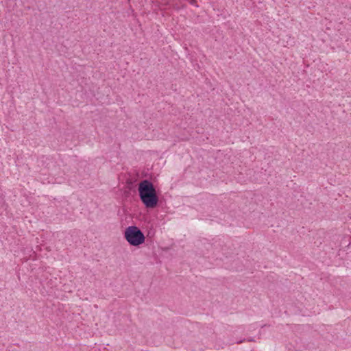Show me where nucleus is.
<instances>
[{"label": "nucleus", "instance_id": "obj_1", "mask_svg": "<svg viewBox=\"0 0 351 351\" xmlns=\"http://www.w3.org/2000/svg\"><path fill=\"white\" fill-rule=\"evenodd\" d=\"M140 199L147 208H154L157 206L158 199L154 184L145 180L138 184V187Z\"/></svg>", "mask_w": 351, "mask_h": 351}, {"label": "nucleus", "instance_id": "obj_2", "mask_svg": "<svg viewBox=\"0 0 351 351\" xmlns=\"http://www.w3.org/2000/svg\"><path fill=\"white\" fill-rule=\"evenodd\" d=\"M124 238L132 246H139L145 241L143 232L135 226H128L124 231Z\"/></svg>", "mask_w": 351, "mask_h": 351}]
</instances>
